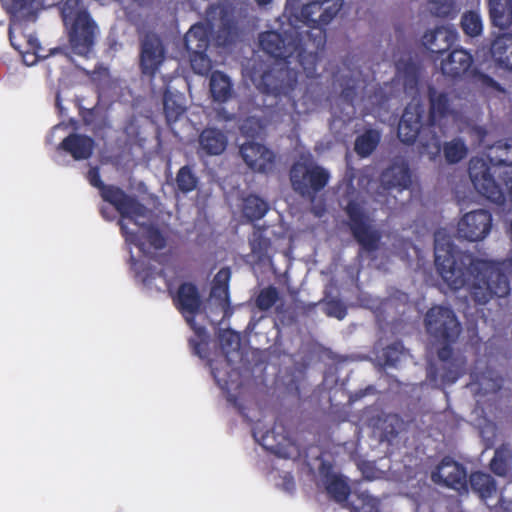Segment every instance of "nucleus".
Masks as SVG:
<instances>
[{
	"label": "nucleus",
	"mask_w": 512,
	"mask_h": 512,
	"mask_svg": "<svg viewBox=\"0 0 512 512\" xmlns=\"http://www.w3.org/2000/svg\"><path fill=\"white\" fill-rule=\"evenodd\" d=\"M301 36V31L292 24L283 33L274 30L260 33V48L269 56L283 62L275 65L260 64L251 73V80L261 93L273 96L277 99V104L283 102V105L288 104L292 109L297 107L295 91L299 71L290 68L289 64L295 59L308 78H315L320 53L325 48L321 30L310 41H305Z\"/></svg>",
	"instance_id": "f257e3e1"
},
{
	"label": "nucleus",
	"mask_w": 512,
	"mask_h": 512,
	"mask_svg": "<svg viewBox=\"0 0 512 512\" xmlns=\"http://www.w3.org/2000/svg\"><path fill=\"white\" fill-rule=\"evenodd\" d=\"M435 266L447 286L457 291L466 286L472 300L478 305L492 298H503L510 293V283L501 264L475 258L471 253L458 250L445 237H435Z\"/></svg>",
	"instance_id": "f03ea898"
},
{
	"label": "nucleus",
	"mask_w": 512,
	"mask_h": 512,
	"mask_svg": "<svg viewBox=\"0 0 512 512\" xmlns=\"http://www.w3.org/2000/svg\"><path fill=\"white\" fill-rule=\"evenodd\" d=\"M86 179L91 186L99 190L103 201L112 205L120 214L121 219L118 221V225L125 241L143 250L144 243L141 242L138 233L130 230L123 219L135 221L137 217H144L147 213L146 206L136 196L127 194L122 188L105 184L101 179L100 170L97 166L91 167L88 170Z\"/></svg>",
	"instance_id": "7ed1b4c3"
},
{
	"label": "nucleus",
	"mask_w": 512,
	"mask_h": 512,
	"mask_svg": "<svg viewBox=\"0 0 512 512\" xmlns=\"http://www.w3.org/2000/svg\"><path fill=\"white\" fill-rule=\"evenodd\" d=\"M60 14L67 30L71 50L76 55L88 58L92 53L99 27L82 0H65Z\"/></svg>",
	"instance_id": "20e7f679"
},
{
	"label": "nucleus",
	"mask_w": 512,
	"mask_h": 512,
	"mask_svg": "<svg viewBox=\"0 0 512 512\" xmlns=\"http://www.w3.org/2000/svg\"><path fill=\"white\" fill-rule=\"evenodd\" d=\"M343 4L344 0H316L307 3L302 6L300 14L296 15L298 23L292 26L301 31L305 41H310L318 30H321L326 40L325 26L340 12Z\"/></svg>",
	"instance_id": "39448f33"
},
{
	"label": "nucleus",
	"mask_w": 512,
	"mask_h": 512,
	"mask_svg": "<svg viewBox=\"0 0 512 512\" xmlns=\"http://www.w3.org/2000/svg\"><path fill=\"white\" fill-rule=\"evenodd\" d=\"M292 189L304 198L314 200L330 180V173L312 159L296 161L289 172Z\"/></svg>",
	"instance_id": "423d86ee"
},
{
	"label": "nucleus",
	"mask_w": 512,
	"mask_h": 512,
	"mask_svg": "<svg viewBox=\"0 0 512 512\" xmlns=\"http://www.w3.org/2000/svg\"><path fill=\"white\" fill-rule=\"evenodd\" d=\"M344 212L348 218L349 230L360 248L368 253L377 251L382 233L372 224V219L364 206L356 200H349Z\"/></svg>",
	"instance_id": "0eeeda50"
},
{
	"label": "nucleus",
	"mask_w": 512,
	"mask_h": 512,
	"mask_svg": "<svg viewBox=\"0 0 512 512\" xmlns=\"http://www.w3.org/2000/svg\"><path fill=\"white\" fill-rule=\"evenodd\" d=\"M427 333L438 343H454L460 333L461 324L451 308L431 307L424 319Z\"/></svg>",
	"instance_id": "6e6552de"
},
{
	"label": "nucleus",
	"mask_w": 512,
	"mask_h": 512,
	"mask_svg": "<svg viewBox=\"0 0 512 512\" xmlns=\"http://www.w3.org/2000/svg\"><path fill=\"white\" fill-rule=\"evenodd\" d=\"M327 493L338 503L347 502L351 512H379V500L361 489L350 490L348 484L338 476L327 481Z\"/></svg>",
	"instance_id": "1a4fd4ad"
},
{
	"label": "nucleus",
	"mask_w": 512,
	"mask_h": 512,
	"mask_svg": "<svg viewBox=\"0 0 512 512\" xmlns=\"http://www.w3.org/2000/svg\"><path fill=\"white\" fill-rule=\"evenodd\" d=\"M429 114L428 123L430 126H439L441 121L449 117L455 118L463 112L461 98L454 91H438L434 86L428 87Z\"/></svg>",
	"instance_id": "9d476101"
},
{
	"label": "nucleus",
	"mask_w": 512,
	"mask_h": 512,
	"mask_svg": "<svg viewBox=\"0 0 512 512\" xmlns=\"http://www.w3.org/2000/svg\"><path fill=\"white\" fill-rule=\"evenodd\" d=\"M166 59V48L162 38L147 32L140 38L139 69L142 76L153 80Z\"/></svg>",
	"instance_id": "9b49d317"
},
{
	"label": "nucleus",
	"mask_w": 512,
	"mask_h": 512,
	"mask_svg": "<svg viewBox=\"0 0 512 512\" xmlns=\"http://www.w3.org/2000/svg\"><path fill=\"white\" fill-rule=\"evenodd\" d=\"M175 308L184 317L187 324L197 334L204 332V328L197 326L195 318L201 312L203 301L198 287L192 282H183L175 293L169 292Z\"/></svg>",
	"instance_id": "f8f14e48"
},
{
	"label": "nucleus",
	"mask_w": 512,
	"mask_h": 512,
	"mask_svg": "<svg viewBox=\"0 0 512 512\" xmlns=\"http://www.w3.org/2000/svg\"><path fill=\"white\" fill-rule=\"evenodd\" d=\"M492 215L488 210L478 209L466 213L458 222L460 238L471 242L484 239L491 231Z\"/></svg>",
	"instance_id": "ddd939ff"
},
{
	"label": "nucleus",
	"mask_w": 512,
	"mask_h": 512,
	"mask_svg": "<svg viewBox=\"0 0 512 512\" xmlns=\"http://www.w3.org/2000/svg\"><path fill=\"white\" fill-rule=\"evenodd\" d=\"M431 477L435 483L443 484L457 491L467 487L466 469L448 456L441 460Z\"/></svg>",
	"instance_id": "4468645a"
},
{
	"label": "nucleus",
	"mask_w": 512,
	"mask_h": 512,
	"mask_svg": "<svg viewBox=\"0 0 512 512\" xmlns=\"http://www.w3.org/2000/svg\"><path fill=\"white\" fill-rule=\"evenodd\" d=\"M380 184L383 190L402 192L412 185V172L404 159H395L380 174Z\"/></svg>",
	"instance_id": "2eb2a0df"
},
{
	"label": "nucleus",
	"mask_w": 512,
	"mask_h": 512,
	"mask_svg": "<svg viewBox=\"0 0 512 512\" xmlns=\"http://www.w3.org/2000/svg\"><path fill=\"white\" fill-rule=\"evenodd\" d=\"M240 154L246 165L254 172L268 173L275 165V154L266 146L256 142L241 145Z\"/></svg>",
	"instance_id": "dca6fc26"
},
{
	"label": "nucleus",
	"mask_w": 512,
	"mask_h": 512,
	"mask_svg": "<svg viewBox=\"0 0 512 512\" xmlns=\"http://www.w3.org/2000/svg\"><path fill=\"white\" fill-rule=\"evenodd\" d=\"M458 39L457 31L454 28L440 26L426 32L422 43L431 53L434 62H437L446 52L450 51Z\"/></svg>",
	"instance_id": "f3484780"
},
{
	"label": "nucleus",
	"mask_w": 512,
	"mask_h": 512,
	"mask_svg": "<svg viewBox=\"0 0 512 512\" xmlns=\"http://www.w3.org/2000/svg\"><path fill=\"white\" fill-rule=\"evenodd\" d=\"M253 436L263 448L278 457L289 459L297 452L293 441L285 435L277 434L275 428L267 430L261 436H259L257 429L254 428Z\"/></svg>",
	"instance_id": "a211bd4d"
},
{
	"label": "nucleus",
	"mask_w": 512,
	"mask_h": 512,
	"mask_svg": "<svg viewBox=\"0 0 512 512\" xmlns=\"http://www.w3.org/2000/svg\"><path fill=\"white\" fill-rule=\"evenodd\" d=\"M422 110L419 106H407L398 124L397 135L405 144H413L422 134Z\"/></svg>",
	"instance_id": "6ab92c4d"
},
{
	"label": "nucleus",
	"mask_w": 512,
	"mask_h": 512,
	"mask_svg": "<svg viewBox=\"0 0 512 512\" xmlns=\"http://www.w3.org/2000/svg\"><path fill=\"white\" fill-rule=\"evenodd\" d=\"M473 63L472 55L462 49L451 50L445 58L440 61V70L444 76L458 79L464 76Z\"/></svg>",
	"instance_id": "aec40b11"
},
{
	"label": "nucleus",
	"mask_w": 512,
	"mask_h": 512,
	"mask_svg": "<svg viewBox=\"0 0 512 512\" xmlns=\"http://www.w3.org/2000/svg\"><path fill=\"white\" fill-rule=\"evenodd\" d=\"M198 153L206 156L221 155L227 148V135L215 127H206L199 134Z\"/></svg>",
	"instance_id": "412c9836"
},
{
	"label": "nucleus",
	"mask_w": 512,
	"mask_h": 512,
	"mask_svg": "<svg viewBox=\"0 0 512 512\" xmlns=\"http://www.w3.org/2000/svg\"><path fill=\"white\" fill-rule=\"evenodd\" d=\"M59 149L69 153L75 160H85L93 153L94 140L86 135L71 133L62 140Z\"/></svg>",
	"instance_id": "4be33fe9"
},
{
	"label": "nucleus",
	"mask_w": 512,
	"mask_h": 512,
	"mask_svg": "<svg viewBox=\"0 0 512 512\" xmlns=\"http://www.w3.org/2000/svg\"><path fill=\"white\" fill-rule=\"evenodd\" d=\"M491 55L496 64L512 71V34L498 35L491 44Z\"/></svg>",
	"instance_id": "5701e85b"
},
{
	"label": "nucleus",
	"mask_w": 512,
	"mask_h": 512,
	"mask_svg": "<svg viewBox=\"0 0 512 512\" xmlns=\"http://www.w3.org/2000/svg\"><path fill=\"white\" fill-rule=\"evenodd\" d=\"M209 88L214 102L226 103L233 97V84L224 72L213 71L209 79Z\"/></svg>",
	"instance_id": "b1692460"
},
{
	"label": "nucleus",
	"mask_w": 512,
	"mask_h": 512,
	"mask_svg": "<svg viewBox=\"0 0 512 512\" xmlns=\"http://www.w3.org/2000/svg\"><path fill=\"white\" fill-rule=\"evenodd\" d=\"M231 278V271L229 267L221 268L214 276L210 297L217 303L218 306L226 308L230 305L229 298V281Z\"/></svg>",
	"instance_id": "393cba45"
},
{
	"label": "nucleus",
	"mask_w": 512,
	"mask_h": 512,
	"mask_svg": "<svg viewBox=\"0 0 512 512\" xmlns=\"http://www.w3.org/2000/svg\"><path fill=\"white\" fill-rule=\"evenodd\" d=\"M184 44L189 54H206L210 45V37L206 27L200 23L191 26L184 37Z\"/></svg>",
	"instance_id": "a878e982"
},
{
	"label": "nucleus",
	"mask_w": 512,
	"mask_h": 512,
	"mask_svg": "<svg viewBox=\"0 0 512 512\" xmlns=\"http://www.w3.org/2000/svg\"><path fill=\"white\" fill-rule=\"evenodd\" d=\"M397 77L402 82L406 93L416 92L420 79V67L409 60H399L396 64Z\"/></svg>",
	"instance_id": "bb28decb"
},
{
	"label": "nucleus",
	"mask_w": 512,
	"mask_h": 512,
	"mask_svg": "<svg viewBox=\"0 0 512 512\" xmlns=\"http://www.w3.org/2000/svg\"><path fill=\"white\" fill-rule=\"evenodd\" d=\"M435 127L428 124L419 137L418 152L430 160H435L440 155L442 148L441 136L434 131Z\"/></svg>",
	"instance_id": "cd10ccee"
},
{
	"label": "nucleus",
	"mask_w": 512,
	"mask_h": 512,
	"mask_svg": "<svg viewBox=\"0 0 512 512\" xmlns=\"http://www.w3.org/2000/svg\"><path fill=\"white\" fill-rule=\"evenodd\" d=\"M489 15L494 26L508 28L512 24V0H489Z\"/></svg>",
	"instance_id": "c85d7f7f"
},
{
	"label": "nucleus",
	"mask_w": 512,
	"mask_h": 512,
	"mask_svg": "<svg viewBox=\"0 0 512 512\" xmlns=\"http://www.w3.org/2000/svg\"><path fill=\"white\" fill-rule=\"evenodd\" d=\"M163 110L169 125L178 121L186 110L183 95L166 89L163 94Z\"/></svg>",
	"instance_id": "c756f323"
},
{
	"label": "nucleus",
	"mask_w": 512,
	"mask_h": 512,
	"mask_svg": "<svg viewBox=\"0 0 512 512\" xmlns=\"http://www.w3.org/2000/svg\"><path fill=\"white\" fill-rule=\"evenodd\" d=\"M267 228L268 227L266 225H254L253 232L249 237L251 253L259 261H263L268 257L269 251L272 247L271 239L265 235Z\"/></svg>",
	"instance_id": "7c9ffc66"
},
{
	"label": "nucleus",
	"mask_w": 512,
	"mask_h": 512,
	"mask_svg": "<svg viewBox=\"0 0 512 512\" xmlns=\"http://www.w3.org/2000/svg\"><path fill=\"white\" fill-rule=\"evenodd\" d=\"M269 209V203L258 195L249 194L243 199L242 214L249 222L262 219Z\"/></svg>",
	"instance_id": "2f4dec72"
},
{
	"label": "nucleus",
	"mask_w": 512,
	"mask_h": 512,
	"mask_svg": "<svg viewBox=\"0 0 512 512\" xmlns=\"http://www.w3.org/2000/svg\"><path fill=\"white\" fill-rule=\"evenodd\" d=\"M381 140V134L378 130L368 129L355 140L354 150L360 157H368L377 148Z\"/></svg>",
	"instance_id": "473e14b6"
},
{
	"label": "nucleus",
	"mask_w": 512,
	"mask_h": 512,
	"mask_svg": "<svg viewBox=\"0 0 512 512\" xmlns=\"http://www.w3.org/2000/svg\"><path fill=\"white\" fill-rule=\"evenodd\" d=\"M470 485L473 491L483 499L491 497L496 492V481L484 472L476 471L470 475Z\"/></svg>",
	"instance_id": "72a5a7b5"
},
{
	"label": "nucleus",
	"mask_w": 512,
	"mask_h": 512,
	"mask_svg": "<svg viewBox=\"0 0 512 512\" xmlns=\"http://www.w3.org/2000/svg\"><path fill=\"white\" fill-rule=\"evenodd\" d=\"M470 376L472 382L477 384L484 393L497 392L502 387V378L492 370L487 369L481 373L472 371Z\"/></svg>",
	"instance_id": "f704fd0d"
},
{
	"label": "nucleus",
	"mask_w": 512,
	"mask_h": 512,
	"mask_svg": "<svg viewBox=\"0 0 512 512\" xmlns=\"http://www.w3.org/2000/svg\"><path fill=\"white\" fill-rule=\"evenodd\" d=\"M512 460V451L508 444H502L495 452L490 461L491 471L498 476H506L509 470V465Z\"/></svg>",
	"instance_id": "c9c22d12"
},
{
	"label": "nucleus",
	"mask_w": 512,
	"mask_h": 512,
	"mask_svg": "<svg viewBox=\"0 0 512 512\" xmlns=\"http://www.w3.org/2000/svg\"><path fill=\"white\" fill-rule=\"evenodd\" d=\"M176 188L183 194H188L194 191L199 184V178L193 172V169L189 165L182 166L175 178Z\"/></svg>",
	"instance_id": "e433bc0d"
},
{
	"label": "nucleus",
	"mask_w": 512,
	"mask_h": 512,
	"mask_svg": "<svg viewBox=\"0 0 512 512\" xmlns=\"http://www.w3.org/2000/svg\"><path fill=\"white\" fill-rule=\"evenodd\" d=\"M131 220L134 224L139 225L143 230V236L149 245L155 250H161L166 246V238L161 230L153 224H140L137 219Z\"/></svg>",
	"instance_id": "4c0bfd02"
},
{
	"label": "nucleus",
	"mask_w": 512,
	"mask_h": 512,
	"mask_svg": "<svg viewBox=\"0 0 512 512\" xmlns=\"http://www.w3.org/2000/svg\"><path fill=\"white\" fill-rule=\"evenodd\" d=\"M441 382L443 385L455 383L465 373V362L460 359L445 363L442 368Z\"/></svg>",
	"instance_id": "58836bf2"
},
{
	"label": "nucleus",
	"mask_w": 512,
	"mask_h": 512,
	"mask_svg": "<svg viewBox=\"0 0 512 512\" xmlns=\"http://www.w3.org/2000/svg\"><path fill=\"white\" fill-rule=\"evenodd\" d=\"M444 156L448 163L455 164L464 159L467 155L468 149L461 138H455L450 142L445 143Z\"/></svg>",
	"instance_id": "ea45409f"
},
{
	"label": "nucleus",
	"mask_w": 512,
	"mask_h": 512,
	"mask_svg": "<svg viewBox=\"0 0 512 512\" xmlns=\"http://www.w3.org/2000/svg\"><path fill=\"white\" fill-rule=\"evenodd\" d=\"M279 299V291L275 286L270 285L260 290L255 299V305L260 311H268Z\"/></svg>",
	"instance_id": "a19ab883"
},
{
	"label": "nucleus",
	"mask_w": 512,
	"mask_h": 512,
	"mask_svg": "<svg viewBox=\"0 0 512 512\" xmlns=\"http://www.w3.org/2000/svg\"><path fill=\"white\" fill-rule=\"evenodd\" d=\"M430 12L441 18H454L457 15L453 0H428Z\"/></svg>",
	"instance_id": "79ce46f5"
},
{
	"label": "nucleus",
	"mask_w": 512,
	"mask_h": 512,
	"mask_svg": "<svg viewBox=\"0 0 512 512\" xmlns=\"http://www.w3.org/2000/svg\"><path fill=\"white\" fill-rule=\"evenodd\" d=\"M461 27L465 34L475 37L482 32V20L477 12L469 11L461 18Z\"/></svg>",
	"instance_id": "37998d69"
},
{
	"label": "nucleus",
	"mask_w": 512,
	"mask_h": 512,
	"mask_svg": "<svg viewBox=\"0 0 512 512\" xmlns=\"http://www.w3.org/2000/svg\"><path fill=\"white\" fill-rule=\"evenodd\" d=\"M219 341L222 351L225 353L226 359L229 361V353L231 351L238 352L240 349V335L230 329L224 330L219 334Z\"/></svg>",
	"instance_id": "c03bdc74"
},
{
	"label": "nucleus",
	"mask_w": 512,
	"mask_h": 512,
	"mask_svg": "<svg viewBox=\"0 0 512 512\" xmlns=\"http://www.w3.org/2000/svg\"><path fill=\"white\" fill-rule=\"evenodd\" d=\"M138 276L141 277L142 282L145 285H151L155 279L163 278L165 280L168 292H171L172 281L167 278V275L163 269L158 271L152 266H145L138 271Z\"/></svg>",
	"instance_id": "a18cd8bd"
},
{
	"label": "nucleus",
	"mask_w": 512,
	"mask_h": 512,
	"mask_svg": "<svg viewBox=\"0 0 512 512\" xmlns=\"http://www.w3.org/2000/svg\"><path fill=\"white\" fill-rule=\"evenodd\" d=\"M402 342L396 341L383 349L382 357L386 366L395 367L403 354Z\"/></svg>",
	"instance_id": "49530a36"
},
{
	"label": "nucleus",
	"mask_w": 512,
	"mask_h": 512,
	"mask_svg": "<svg viewBox=\"0 0 512 512\" xmlns=\"http://www.w3.org/2000/svg\"><path fill=\"white\" fill-rule=\"evenodd\" d=\"M472 82L478 87L485 90H494L498 92L504 91L502 86L496 80H494L491 76L478 70H474L472 72Z\"/></svg>",
	"instance_id": "de8ad7c7"
},
{
	"label": "nucleus",
	"mask_w": 512,
	"mask_h": 512,
	"mask_svg": "<svg viewBox=\"0 0 512 512\" xmlns=\"http://www.w3.org/2000/svg\"><path fill=\"white\" fill-rule=\"evenodd\" d=\"M190 63L193 71L199 75H206L211 70V60L207 54H190Z\"/></svg>",
	"instance_id": "09e8293b"
},
{
	"label": "nucleus",
	"mask_w": 512,
	"mask_h": 512,
	"mask_svg": "<svg viewBox=\"0 0 512 512\" xmlns=\"http://www.w3.org/2000/svg\"><path fill=\"white\" fill-rule=\"evenodd\" d=\"M35 0H12L8 12L18 14L32 7Z\"/></svg>",
	"instance_id": "8fccbe9b"
},
{
	"label": "nucleus",
	"mask_w": 512,
	"mask_h": 512,
	"mask_svg": "<svg viewBox=\"0 0 512 512\" xmlns=\"http://www.w3.org/2000/svg\"><path fill=\"white\" fill-rule=\"evenodd\" d=\"M356 96H357V86L355 84V81H353V83L351 85L347 84L345 87L342 88L341 98L345 102H347L349 104H353Z\"/></svg>",
	"instance_id": "3c124183"
},
{
	"label": "nucleus",
	"mask_w": 512,
	"mask_h": 512,
	"mask_svg": "<svg viewBox=\"0 0 512 512\" xmlns=\"http://www.w3.org/2000/svg\"><path fill=\"white\" fill-rule=\"evenodd\" d=\"M442 344H443V346L437 352L438 358L445 363L451 362L452 360H450V359L453 354V349L451 347L452 343H449V344L442 343Z\"/></svg>",
	"instance_id": "603ef678"
},
{
	"label": "nucleus",
	"mask_w": 512,
	"mask_h": 512,
	"mask_svg": "<svg viewBox=\"0 0 512 512\" xmlns=\"http://www.w3.org/2000/svg\"><path fill=\"white\" fill-rule=\"evenodd\" d=\"M204 334H205V331L203 333H201L200 335L196 333L197 338L189 339V346L192 349L193 353L200 357L202 356L201 351H202V346H203L201 338Z\"/></svg>",
	"instance_id": "864d4df0"
},
{
	"label": "nucleus",
	"mask_w": 512,
	"mask_h": 512,
	"mask_svg": "<svg viewBox=\"0 0 512 512\" xmlns=\"http://www.w3.org/2000/svg\"><path fill=\"white\" fill-rule=\"evenodd\" d=\"M36 42H37L36 40L34 42L29 41V43L31 44V46H32V48L34 50V54L38 55V52H39V49H40V44L36 43Z\"/></svg>",
	"instance_id": "5fc2aeb1"
},
{
	"label": "nucleus",
	"mask_w": 512,
	"mask_h": 512,
	"mask_svg": "<svg viewBox=\"0 0 512 512\" xmlns=\"http://www.w3.org/2000/svg\"><path fill=\"white\" fill-rule=\"evenodd\" d=\"M258 6L263 7L272 3L273 0H254Z\"/></svg>",
	"instance_id": "6e6d98bb"
},
{
	"label": "nucleus",
	"mask_w": 512,
	"mask_h": 512,
	"mask_svg": "<svg viewBox=\"0 0 512 512\" xmlns=\"http://www.w3.org/2000/svg\"><path fill=\"white\" fill-rule=\"evenodd\" d=\"M100 214L105 220H112V217L108 216V211H106V208L102 207L100 209Z\"/></svg>",
	"instance_id": "4d7b16f0"
},
{
	"label": "nucleus",
	"mask_w": 512,
	"mask_h": 512,
	"mask_svg": "<svg viewBox=\"0 0 512 512\" xmlns=\"http://www.w3.org/2000/svg\"><path fill=\"white\" fill-rule=\"evenodd\" d=\"M475 130L477 131V133L479 134V136L481 138H483L486 135V131L482 127H476Z\"/></svg>",
	"instance_id": "13d9d810"
},
{
	"label": "nucleus",
	"mask_w": 512,
	"mask_h": 512,
	"mask_svg": "<svg viewBox=\"0 0 512 512\" xmlns=\"http://www.w3.org/2000/svg\"><path fill=\"white\" fill-rule=\"evenodd\" d=\"M62 52V48L61 47H57V48H53L50 50V55H54L56 53H60Z\"/></svg>",
	"instance_id": "bf43d9fd"
}]
</instances>
